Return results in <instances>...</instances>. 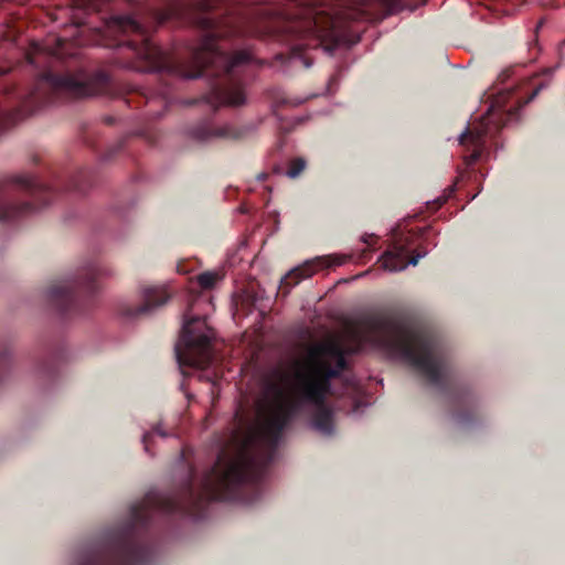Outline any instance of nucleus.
Here are the masks:
<instances>
[{"mask_svg":"<svg viewBox=\"0 0 565 565\" xmlns=\"http://www.w3.org/2000/svg\"><path fill=\"white\" fill-rule=\"evenodd\" d=\"M351 351L353 349L344 348L338 338L313 344L278 375L275 384L266 387L256 419L242 440L237 457L224 473L225 484L242 482L253 476L256 465L253 451L278 439L300 402L316 407L313 429L326 436L333 431L332 415L322 401L330 388L329 380L344 367V352Z\"/></svg>","mask_w":565,"mask_h":565,"instance_id":"f257e3e1","label":"nucleus"},{"mask_svg":"<svg viewBox=\"0 0 565 565\" xmlns=\"http://www.w3.org/2000/svg\"><path fill=\"white\" fill-rule=\"evenodd\" d=\"M211 335L207 317L186 320L175 344L179 363L202 371L207 369L212 360Z\"/></svg>","mask_w":565,"mask_h":565,"instance_id":"f03ea898","label":"nucleus"},{"mask_svg":"<svg viewBox=\"0 0 565 565\" xmlns=\"http://www.w3.org/2000/svg\"><path fill=\"white\" fill-rule=\"evenodd\" d=\"M388 335V342H380L376 345L399 352L413 365L420 369L427 375L434 377L438 365L431 355L430 349L426 344L419 343L417 339L407 334L393 332Z\"/></svg>","mask_w":565,"mask_h":565,"instance_id":"7ed1b4c3","label":"nucleus"},{"mask_svg":"<svg viewBox=\"0 0 565 565\" xmlns=\"http://www.w3.org/2000/svg\"><path fill=\"white\" fill-rule=\"evenodd\" d=\"M193 60L196 66V70L191 73H185L184 76L189 78H194L200 76L203 73V70L211 63L212 61V36L209 31H206L202 43L195 49L193 54Z\"/></svg>","mask_w":565,"mask_h":565,"instance_id":"20e7f679","label":"nucleus"},{"mask_svg":"<svg viewBox=\"0 0 565 565\" xmlns=\"http://www.w3.org/2000/svg\"><path fill=\"white\" fill-rule=\"evenodd\" d=\"M137 55L148 63L149 70H159L164 64L161 51L147 39H142Z\"/></svg>","mask_w":565,"mask_h":565,"instance_id":"39448f33","label":"nucleus"},{"mask_svg":"<svg viewBox=\"0 0 565 565\" xmlns=\"http://www.w3.org/2000/svg\"><path fill=\"white\" fill-rule=\"evenodd\" d=\"M143 298L145 306L141 310L148 311L150 309H153L166 303L169 299V295L166 288L156 287L146 289L143 292Z\"/></svg>","mask_w":565,"mask_h":565,"instance_id":"423d86ee","label":"nucleus"},{"mask_svg":"<svg viewBox=\"0 0 565 565\" xmlns=\"http://www.w3.org/2000/svg\"><path fill=\"white\" fill-rule=\"evenodd\" d=\"M381 266L387 271H398L407 268L399 254L385 253L381 259Z\"/></svg>","mask_w":565,"mask_h":565,"instance_id":"0eeeda50","label":"nucleus"},{"mask_svg":"<svg viewBox=\"0 0 565 565\" xmlns=\"http://www.w3.org/2000/svg\"><path fill=\"white\" fill-rule=\"evenodd\" d=\"M246 55L241 53V54H237L235 56H233L230 61V64L227 65V57L223 54V53H220L215 47H214V60H213V63H214V68L216 67H221V66H225L227 71L234 68L236 65L241 64L242 62H244L246 60Z\"/></svg>","mask_w":565,"mask_h":565,"instance_id":"6e6552de","label":"nucleus"},{"mask_svg":"<svg viewBox=\"0 0 565 565\" xmlns=\"http://www.w3.org/2000/svg\"><path fill=\"white\" fill-rule=\"evenodd\" d=\"M216 103L221 105L239 106L245 103V96L241 89H235L222 96L214 94V105Z\"/></svg>","mask_w":565,"mask_h":565,"instance_id":"1a4fd4ad","label":"nucleus"},{"mask_svg":"<svg viewBox=\"0 0 565 565\" xmlns=\"http://www.w3.org/2000/svg\"><path fill=\"white\" fill-rule=\"evenodd\" d=\"M109 28H118L122 30L125 33H139L141 30L140 25L135 20L128 17L115 19L111 25H109Z\"/></svg>","mask_w":565,"mask_h":565,"instance_id":"9d476101","label":"nucleus"},{"mask_svg":"<svg viewBox=\"0 0 565 565\" xmlns=\"http://www.w3.org/2000/svg\"><path fill=\"white\" fill-rule=\"evenodd\" d=\"M308 265L309 263H306L302 267L291 269L284 278H281V284H288L289 279L296 278L294 280V285H297L300 281V279L310 277L312 273L308 270Z\"/></svg>","mask_w":565,"mask_h":565,"instance_id":"9b49d317","label":"nucleus"},{"mask_svg":"<svg viewBox=\"0 0 565 565\" xmlns=\"http://www.w3.org/2000/svg\"><path fill=\"white\" fill-rule=\"evenodd\" d=\"M211 500H212V486L210 483V480L206 479L203 483L202 491L199 494L198 505L209 504Z\"/></svg>","mask_w":565,"mask_h":565,"instance_id":"f8f14e48","label":"nucleus"},{"mask_svg":"<svg viewBox=\"0 0 565 565\" xmlns=\"http://www.w3.org/2000/svg\"><path fill=\"white\" fill-rule=\"evenodd\" d=\"M305 167H306V161L303 159L299 158L291 163V167L286 172V174L288 178L295 179L303 171Z\"/></svg>","mask_w":565,"mask_h":565,"instance_id":"ddd939ff","label":"nucleus"},{"mask_svg":"<svg viewBox=\"0 0 565 565\" xmlns=\"http://www.w3.org/2000/svg\"><path fill=\"white\" fill-rule=\"evenodd\" d=\"M198 282L202 289H210L212 287V273L206 271L199 275Z\"/></svg>","mask_w":565,"mask_h":565,"instance_id":"4468645a","label":"nucleus"},{"mask_svg":"<svg viewBox=\"0 0 565 565\" xmlns=\"http://www.w3.org/2000/svg\"><path fill=\"white\" fill-rule=\"evenodd\" d=\"M323 18L322 17H316L315 18V32H317L320 36H323L324 26H323Z\"/></svg>","mask_w":565,"mask_h":565,"instance_id":"2eb2a0df","label":"nucleus"},{"mask_svg":"<svg viewBox=\"0 0 565 565\" xmlns=\"http://www.w3.org/2000/svg\"><path fill=\"white\" fill-rule=\"evenodd\" d=\"M424 255H425V254H423V255H420V254H419V255H417V256L413 257L409 262H407V263H406V264H407V267H408L409 265L415 266V265L418 263L419 258H420V257H423Z\"/></svg>","mask_w":565,"mask_h":565,"instance_id":"dca6fc26","label":"nucleus"},{"mask_svg":"<svg viewBox=\"0 0 565 565\" xmlns=\"http://www.w3.org/2000/svg\"><path fill=\"white\" fill-rule=\"evenodd\" d=\"M148 439H149V436L148 435L145 436V440L143 441H145V448H146L147 451L149 450Z\"/></svg>","mask_w":565,"mask_h":565,"instance_id":"f3484780","label":"nucleus"},{"mask_svg":"<svg viewBox=\"0 0 565 565\" xmlns=\"http://www.w3.org/2000/svg\"><path fill=\"white\" fill-rule=\"evenodd\" d=\"M467 130H465L460 136H459V141L462 142V140L465 139V136L467 135Z\"/></svg>","mask_w":565,"mask_h":565,"instance_id":"a211bd4d","label":"nucleus"},{"mask_svg":"<svg viewBox=\"0 0 565 565\" xmlns=\"http://www.w3.org/2000/svg\"><path fill=\"white\" fill-rule=\"evenodd\" d=\"M537 92H539V89H535V90L533 92V94L531 95V97L529 98V100H530V99H532V98H534V97H535V95L537 94Z\"/></svg>","mask_w":565,"mask_h":565,"instance_id":"6ab92c4d","label":"nucleus"},{"mask_svg":"<svg viewBox=\"0 0 565 565\" xmlns=\"http://www.w3.org/2000/svg\"><path fill=\"white\" fill-rule=\"evenodd\" d=\"M218 135H222V134L214 129L213 136L215 137V136H218Z\"/></svg>","mask_w":565,"mask_h":565,"instance_id":"aec40b11","label":"nucleus"},{"mask_svg":"<svg viewBox=\"0 0 565 565\" xmlns=\"http://www.w3.org/2000/svg\"><path fill=\"white\" fill-rule=\"evenodd\" d=\"M178 271H180V273H185V270H183V269L181 268V266H179V267H178Z\"/></svg>","mask_w":565,"mask_h":565,"instance_id":"412c9836","label":"nucleus"},{"mask_svg":"<svg viewBox=\"0 0 565 565\" xmlns=\"http://www.w3.org/2000/svg\"><path fill=\"white\" fill-rule=\"evenodd\" d=\"M213 498H214V499L216 498V494H215V493L213 494Z\"/></svg>","mask_w":565,"mask_h":565,"instance_id":"4be33fe9","label":"nucleus"}]
</instances>
